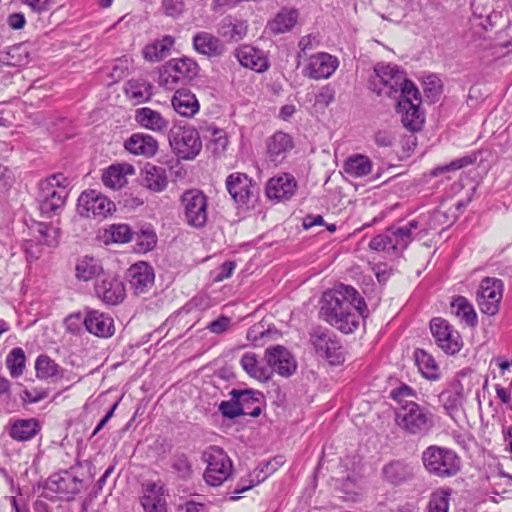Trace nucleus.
Segmentation results:
<instances>
[{
	"instance_id": "f257e3e1",
	"label": "nucleus",
	"mask_w": 512,
	"mask_h": 512,
	"mask_svg": "<svg viewBox=\"0 0 512 512\" xmlns=\"http://www.w3.org/2000/svg\"><path fill=\"white\" fill-rule=\"evenodd\" d=\"M363 297L352 286L340 284L325 292L321 300L320 317L345 334L354 332L360 318L367 316Z\"/></svg>"
},
{
	"instance_id": "f03ea898",
	"label": "nucleus",
	"mask_w": 512,
	"mask_h": 512,
	"mask_svg": "<svg viewBox=\"0 0 512 512\" xmlns=\"http://www.w3.org/2000/svg\"><path fill=\"white\" fill-rule=\"evenodd\" d=\"M363 297L352 286L340 284L325 292L321 300L320 317L345 334L354 332L360 318L367 316Z\"/></svg>"
},
{
	"instance_id": "7ed1b4c3",
	"label": "nucleus",
	"mask_w": 512,
	"mask_h": 512,
	"mask_svg": "<svg viewBox=\"0 0 512 512\" xmlns=\"http://www.w3.org/2000/svg\"><path fill=\"white\" fill-rule=\"evenodd\" d=\"M68 179L57 173L42 180L38 185L37 201L44 217L50 218L63 208L68 196Z\"/></svg>"
},
{
	"instance_id": "20e7f679",
	"label": "nucleus",
	"mask_w": 512,
	"mask_h": 512,
	"mask_svg": "<svg viewBox=\"0 0 512 512\" xmlns=\"http://www.w3.org/2000/svg\"><path fill=\"white\" fill-rule=\"evenodd\" d=\"M396 423L405 433L423 437L434 427V414L414 401H405L396 411Z\"/></svg>"
},
{
	"instance_id": "39448f33",
	"label": "nucleus",
	"mask_w": 512,
	"mask_h": 512,
	"mask_svg": "<svg viewBox=\"0 0 512 512\" xmlns=\"http://www.w3.org/2000/svg\"><path fill=\"white\" fill-rule=\"evenodd\" d=\"M426 471L439 478L455 476L461 469V459L457 453L447 447L428 446L421 455Z\"/></svg>"
},
{
	"instance_id": "423d86ee",
	"label": "nucleus",
	"mask_w": 512,
	"mask_h": 512,
	"mask_svg": "<svg viewBox=\"0 0 512 512\" xmlns=\"http://www.w3.org/2000/svg\"><path fill=\"white\" fill-rule=\"evenodd\" d=\"M418 225L416 220H411L403 226H392L384 233L373 237L369 243V248L388 253L402 252L412 242V233L418 228Z\"/></svg>"
},
{
	"instance_id": "0eeeda50",
	"label": "nucleus",
	"mask_w": 512,
	"mask_h": 512,
	"mask_svg": "<svg viewBox=\"0 0 512 512\" xmlns=\"http://www.w3.org/2000/svg\"><path fill=\"white\" fill-rule=\"evenodd\" d=\"M199 72V66L191 58H174L166 62L159 70L158 83L167 90L175 89L179 84L193 80Z\"/></svg>"
},
{
	"instance_id": "6e6552de",
	"label": "nucleus",
	"mask_w": 512,
	"mask_h": 512,
	"mask_svg": "<svg viewBox=\"0 0 512 512\" xmlns=\"http://www.w3.org/2000/svg\"><path fill=\"white\" fill-rule=\"evenodd\" d=\"M202 460L207 464L203 477L209 486L218 487L231 477L232 460L222 448L208 447L202 454Z\"/></svg>"
},
{
	"instance_id": "1a4fd4ad",
	"label": "nucleus",
	"mask_w": 512,
	"mask_h": 512,
	"mask_svg": "<svg viewBox=\"0 0 512 512\" xmlns=\"http://www.w3.org/2000/svg\"><path fill=\"white\" fill-rule=\"evenodd\" d=\"M404 74L397 65L378 63L369 79V89L378 96L396 97Z\"/></svg>"
},
{
	"instance_id": "9d476101",
	"label": "nucleus",
	"mask_w": 512,
	"mask_h": 512,
	"mask_svg": "<svg viewBox=\"0 0 512 512\" xmlns=\"http://www.w3.org/2000/svg\"><path fill=\"white\" fill-rule=\"evenodd\" d=\"M169 144L183 160L194 159L202 149L199 132L191 125H174L169 131Z\"/></svg>"
},
{
	"instance_id": "9b49d317",
	"label": "nucleus",
	"mask_w": 512,
	"mask_h": 512,
	"mask_svg": "<svg viewBox=\"0 0 512 512\" xmlns=\"http://www.w3.org/2000/svg\"><path fill=\"white\" fill-rule=\"evenodd\" d=\"M181 202L184 207V216L188 225L202 228L207 223V197L198 189H190L183 193Z\"/></svg>"
},
{
	"instance_id": "f8f14e48",
	"label": "nucleus",
	"mask_w": 512,
	"mask_h": 512,
	"mask_svg": "<svg viewBox=\"0 0 512 512\" xmlns=\"http://www.w3.org/2000/svg\"><path fill=\"white\" fill-rule=\"evenodd\" d=\"M430 330L438 347L448 355L457 354L463 341L460 333L445 319L437 317L430 322Z\"/></svg>"
},
{
	"instance_id": "ddd939ff",
	"label": "nucleus",
	"mask_w": 512,
	"mask_h": 512,
	"mask_svg": "<svg viewBox=\"0 0 512 512\" xmlns=\"http://www.w3.org/2000/svg\"><path fill=\"white\" fill-rule=\"evenodd\" d=\"M311 342L317 354L324 357L332 365L340 364L343 358V349L337 336L331 331L316 328L311 333Z\"/></svg>"
},
{
	"instance_id": "4468645a",
	"label": "nucleus",
	"mask_w": 512,
	"mask_h": 512,
	"mask_svg": "<svg viewBox=\"0 0 512 512\" xmlns=\"http://www.w3.org/2000/svg\"><path fill=\"white\" fill-rule=\"evenodd\" d=\"M503 294V283L500 279L484 278L477 291V303L482 313L494 316L499 311Z\"/></svg>"
},
{
	"instance_id": "2eb2a0df",
	"label": "nucleus",
	"mask_w": 512,
	"mask_h": 512,
	"mask_svg": "<svg viewBox=\"0 0 512 512\" xmlns=\"http://www.w3.org/2000/svg\"><path fill=\"white\" fill-rule=\"evenodd\" d=\"M113 208L114 203L95 190L85 191L78 198L77 209L84 217L104 218Z\"/></svg>"
},
{
	"instance_id": "dca6fc26",
	"label": "nucleus",
	"mask_w": 512,
	"mask_h": 512,
	"mask_svg": "<svg viewBox=\"0 0 512 512\" xmlns=\"http://www.w3.org/2000/svg\"><path fill=\"white\" fill-rule=\"evenodd\" d=\"M96 296L106 305H118L126 295L123 282L112 275H102L95 284Z\"/></svg>"
},
{
	"instance_id": "f3484780",
	"label": "nucleus",
	"mask_w": 512,
	"mask_h": 512,
	"mask_svg": "<svg viewBox=\"0 0 512 512\" xmlns=\"http://www.w3.org/2000/svg\"><path fill=\"white\" fill-rule=\"evenodd\" d=\"M226 188L232 199L240 205L247 204L257 193V185L246 174L234 172L226 178Z\"/></svg>"
},
{
	"instance_id": "a211bd4d",
	"label": "nucleus",
	"mask_w": 512,
	"mask_h": 512,
	"mask_svg": "<svg viewBox=\"0 0 512 512\" xmlns=\"http://www.w3.org/2000/svg\"><path fill=\"white\" fill-rule=\"evenodd\" d=\"M269 369L283 377H290L297 369V363L287 348L281 345L269 347L265 351Z\"/></svg>"
},
{
	"instance_id": "6ab92c4d",
	"label": "nucleus",
	"mask_w": 512,
	"mask_h": 512,
	"mask_svg": "<svg viewBox=\"0 0 512 512\" xmlns=\"http://www.w3.org/2000/svg\"><path fill=\"white\" fill-rule=\"evenodd\" d=\"M416 467L412 462L395 459L386 463L381 469L382 479L393 486H400L415 478Z\"/></svg>"
},
{
	"instance_id": "aec40b11",
	"label": "nucleus",
	"mask_w": 512,
	"mask_h": 512,
	"mask_svg": "<svg viewBox=\"0 0 512 512\" xmlns=\"http://www.w3.org/2000/svg\"><path fill=\"white\" fill-rule=\"evenodd\" d=\"M165 493V485L160 481H146L143 483L140 498L143 510L145 512H167Z\"/></svg>"
},
{
	"instance_id": "412c9836",
	"label": "nucleus",
	"mask_w": 512,
	"mask_h": 512,
	"mask_svg": "<svg viewBox=\"0 0 512 512\" xmlns=\"http://www.w3.org/2000/svg\"><path fill=\"white\" fill-rule=\"evenodd\" d=\"M127 278L130 288L134 294L141 295L147 293L154 284V270L146 262H137L127 271Z\"/></svg>"
},
{
	"instance_id": "4be33fe9",
	"label": "nucleus",
	"mask_w": 512,
	"mask_h": 512,
	"mask_svg": "<svg viewBox=\"0 0 512 512\" xmlns=\"http://www.w3.org/2000/svg\"><path fill=\"white\" fill-rule=\"evenodd\" d=\"M339 65L338 59L325 52L312 55L305 68V75L312 79H327L337 69Z\"/></svg>"
},
{
	"instance_id": "5701e85b",
	"label": "nucleus",
	"mask_w": 512,
	"mask_h": 512,
	"mask_svg": "<svg viewBox=\"0 0 512 512\" xmlns=\"http://www.w3.org/2000/svg\"><path fill=\"white\" fill-rule=\"evenodd\" d=\"M295 178L287 173L272 177L266 185V195L269 199L278 201L289 200L296 191Z\"/></svg>"
},
{
	"instance_id": "b1692460",
	"label": "nucleus",
	"mask_w": 512,
	"mask_h": 512,
	"mask_svg": "<svg viewBox=\"0 0 512 512\" xmlns=\"http://www.w3.org/2000/svg\"><path fill=\"white\" fill-rule=\"evenodd\" d=\"M235 57L243 67L256 72H264L269 68V61L264 52L250 45L237 48Z\"/></svg>"
},
{
	"instance_id": "393cba45",
	"label": "nucleus",
	"mask_w": 512,
	"mask_h": 512,
	"mask_svg": "<svg viewBox=\"0 0 512 512\" xmlns=\"http://www.w3.org/2000/svg\"><path fill=\"white\" fill-rule=\"evenodd\" d=\"M82 481L65 472L63 475H53L46 482V488L54 493L61 494L67 499L80 492Z\"/></svg>"
},
{
	"instance_id": "a878e982",
	"label": "nucleus",
	"mask_w": 512,
	"mask_h": 512,
	"mask_svg": "<svg viewBox=\"0 0 512 512\" xmlns=\"http://www.w3.org/2000/svg\"><path fill=\"white\" fill-rule=\"evenodd\" d=\"M84 325L91 334L101 338L111 337L115 332L113 319L96 310L87 313Z\"/></svg>"
},
{
	"instance_id": "bb28decb",
	"label": "nucleus",
	"mask_w": 512,
	"mask_h": 512,
	"mask_svg": "<svg viewBox=\"0 0 512 512\" xmlns=\"http://www.w3.org/2000/svg\"><path fill=\"white\" fill-rule=\"evenodd\" d=\"M293 148V140L284 132H276L267 142V155L275 165L281 164Z\"/></svg>"
},
{
	"instance_id": "cd10ccee",
	"label": "nucleus",
	"mask_w": 512,
	"mask_h": 512,
	"mask_svg": "<svg viewBox=\"0 0 512 512\" xmlns=\"http://www.w3.org/2000/svg\"><path fill=\"white\" fill-rule=\"evenodd\" d=\"M173 109L181 116L191 118L199 112L200 104L195 94L187 89L175 91L171 100Z\"/></svg>"
},
{
	"instance_id": "c85d7f7f",
	"label": "nucleus",
	"mask_w": 512,
	"mask_h": 512,
	"mask_svg": "<svg viewBox=\"0 0 512 512\" xmlns=\"http://www.w3.org/2000/svg\"><path fill=\"white\" fill-rule=\"evenodd\" d=\"M135 169L131 164L118 163L109 166L102 174V181L106 187L118 190L126 185L127 175H133Z\"/></svg>"
},
{
	"instance_id": "c756f323",
	"label": "nucleus",
	"mask_w": 512,
	"mask_h": 512,
	"mask_svg": "<svg viewBox=\"0 0 512 512\" xmlns=\"http://www.w3.org/2000/svg\"><path fill=\"white\" fill-rule=\"evenodd\" d=\"M193 47L202 55L208 57H218L224 51V45L214 35L201 31L193 36Z\"/></svg>"
},
{
	"instance_id": "7c9ffc66",
	"label": "nucleus",
	"mask_w": 512,
	"mask_h": 512,
	"mask_svg": "<svg viewBox=\"0 0 512 512\" xmlns=\"http://www.w3.org/2000/svg\"><path fill=\"white\" fill-rule=\"evenodd\" d=\"M125 148L132 154L152 157L158 150V142L150 135L136 133L125 142Z\"/></svg>"
},
{
	"instance_id": "2f4dec72",
	"label": "nucleus",
	"mask_w": 512,
	"mask_h": 512,
	"mask_svg": "<svg viewBox=\"0 0 512 512\" xmlns=\"http://www.w3.org/2000/svg\"><path fill=\"white\" fill-rule=\"evenodd\" d=\"M41 426L35 418L17 419L9 426V436L16 441H29L40 432Z\"/></svg>"
},
{
	"instance_id": "473e14b6",
	"label": "nucleus",
	"mask_w": 512,
	"mask_h": 512,
	"mask_svg": "<svg viewBox=\"0 0 512 512\" xmlns=\"http://www.w3.org/2000/svg\"><path fill=\"white\" fill-rule=\"evenodd\" d=\"M419 104L412 101H398V113L401 114L402 124L412 132L419 131L424 123V118L418 109Z\"/></svg>"
},
{
	"instance_id": "72a5a7b5",
	"label": "nucleus",
	"mask_w": 512,
	"mask_h": 512,
	"mask_svg": "<svg viewBox=\"0 0 512 512\" xmlns=\"http://www.w3.org/2000/svg\"><path fill=\"white\" fill-rule=\"evenodd\" d=\"M36 376L48 382H57L64 378L65 370L47 355H40L35 361Z\"/></svg>"
},
{
	"instance_id": "f704fd0d",
	"label": "nucleus",
	"mask_w": 512,
	"mask_h": 512,
	"mask_svg": "<svg viewBox=\"0 0 512 512\" xmlns=\"http://www.w3.org/2000/svg\"><path fill=\"white\" fill-rule=\"evenodd\" d=\"M135 120L137 123L154 132H163L168 128V120H166L160 112L149 107H142L136 110Z\"/></svg>"
},
{
	"instance_id": "c9c22d12",
	"label": "nucleus",
	"mask_w": 512,
	"mask_h": 512,
	"mask_svg": "<svg viewBox=\"0 0 512 512\" xmlns=\"http://www.w3.org/2000/svg\"><path fill=\"white\" fill-rule=\"evenodd\" d=\"M175 39L170 35H165L160 39L147 44L142 49L143 58L148 62H160L165 58L171 48L174 46Z\"/></svg>"
},
{
	"instance_id": "e433bc0d",
	"label": "nucleus",
	"mask_w": 512,
	"mask_h": 512,
	"mask_svg": "<svg viewBox=\"0 0 512 512\" xmlns=\"http://www.w3.org/2000/svg\"><path fill=\"white\" fill-rule=\"evenodd\" d=\"M126 96L134 104L147 102L152 97V84L144 79H131L125 84Z\"/></svg>"
},
{
	"instance_id": "4c0bfd02",
	"label": "nucleus",
	"mask_w": 512,
	"mask_h": 512,
	"mask_svg": "<svg viewBox=\"0 0 512 512\" xmlns=\"http://www.w3.org/2000/svg\"><path fill=\"white\" fill-rule=\"evenodd\" d=\"M143 185L154 192L163 191L168 184L166 171L162 167L147 164L143 171Z\"/></svg>"
},
{
	"instance_id": "58836bf2",
	"label": "nucleus",
	"mask_w": 512,
	"mask_h": 512,
	"mask_svg": "<svg viewBox=\"0 0 512 512\" xmlns=\"http://www.w3.org/2000/svg\"><path fill=\"white\" fill-rule=\"evenodd\" d=\"M297 19L298 13L296 10L282 9L274 19L268 23V28L274 34L286 33L295 26Z\"/></svg>"
},
{
	"instance_id": "ea45409f",
	"label": "nucleus",
	"mask_w": 512,
	"mask_h": 512,
	"mask_svg": "<svg viewBox=\"0 0 512 512\" xmlns=\"http://www.w3.org/2000/svg\"><path fill=\"white\" fill-rule=\"evenodd\" d=\"M415 362L422 375L429 380H438L440 378V369L432 355L422 349H417L414 353Z\"/></svg>"
},
{
	"instance_id": "a19ab883",
	"label": "nucleus",
	"mask_w": 512,
	"mask_h": 512,
	"mask_svg": "<svg viewBox=\"0 0 512 512\" xmlns=\"http://www.w3.org/2000/svg\"><path fill=\"white\" fill-rule=\"evenodd\" d=\"M218 33L229 41H239L247 33V25L243 21L225 17L219 24Z\"/></svg>"
},
{
	"instance_id": "79ce46f5",
	"label": "nucleus",
	"mask_w": 512,
	"mask_h": 512,
	"mask_svg": "<svg viewBox=\"0 0 512 512\" xmlns=\"http://www.w3.org/2000/svg\"><path fill=\"white\" fill-rule=\"evenodd\" d=\"M240 364L249 376L261 382H267L272 377V371L268 367H260L258 365L254 353H245L240 360Z\"/></svg>"
},
{
	"instance_id": "37998d69",
	"label": "nucleus",
	"mask_w": 512,
	"mask_h": 512,
	"mask_svg": "<svg viewBox=\"0 0 512 512\" xmlns=\"http://www.w3.org/2000/svg\"><path fill=\"white\" fill-rule=\"evenodd\" d=\"M439 398L447 414L452 415L458 411L464 399L462 384L457 381L452 385V389L443 391Z\"/></svg>"
},
{
	"instance_id": "c03bdc74",
	"label": "nucleus",
	"mask_w": 512,
	"mask_h": 512,
	"mask_svg": "<svg viewBox=\"0 0 512 512\" xmlns=\"http://www.w3.org/2000/svg\"><path fill=\"white\" fill-rule=\"evenodd\" d=\"M343 168L346 174L355 178H360L371 172L372 162L367 156L358 154L349 157L345 161Z\"/></svg>"
},
{
	"instance_id": "a18cd8bd",
	"label": "nucleus",
	"mask_w": 512,
	"mask_h": 512,
	"mask_svg": "<svg viewBox=\"0 0 512 512\" xmlns=\"http://www.w3.org/2000/svg\"><path fill=\"white\" fill-rule=\"evenodd\" d=\"M453 313L467 325L474 327L477 324V314L472 304L463 296L456 297L451 303Z\"/></svg>"
},
{
	"instance_id": "49530a36",
	"label": "nucleus",
	"mask_w": 512,
	"mask_h": 512,
	"mask_svg": "<svg viewBox=\"0 0 512 512\" xmlns=\"http://www.w3.org/2000/svg\"><path fill=\"white\" fill-rule=\"evenodd\" d=\"M76 277L82 281H89L102 271L99 261L93 257L85 256L76 264Z\"/></svg>"
},
{
	"instance_id": "de8ad7c7",
	"label": "nucleus",
	"mask_w": 512,
	"mask_h": 512,
	"mask_svg": "<svg viewBox=\"0 0 512 512\" xmlns=\"http://www.w3.org/2000/svg\"><path fill=\"white\" fill-rule=\"evenodd\" d=\"M25 353L22 348H13L6 357V366L13 378L21 376L25 368Z\"/></svg>"
},
{
	"instance_id": "09e8293b",
	"label": "nucleus",
	"mask_w": 512,
	"mask_h": 512,
	"mask_svg": "<svg viewBox=\"0 0 512 512\" xmlns=\"http://www.w3.org/2000/svg\"><path fill=\"white\" fill-rule=\"evenodd\" d=\"M451 489L441 488L432 492L427 506L428 512H448Z\"/></svg>"
},
{
	"instance_id": "8fccbe9b",
	"label": "nucleus",
	"mask_w": 512,
	"mask_h": 512,
	"mask_svg": "<svg viewBox=\"0 0 512 512\" xmlns=\"http://www.w3.org/2000/svg\"><path fill=\"white\" fill-rule=\"evenodd\" d=\"M133 239L136 242L138 250L141 252L151 251L157 242L156 234L150 227L143 228L136 232Z\"/></svg>"
},
{
	"instance_id": "3c124183",
	"label": "nucleus",
	"mask_w": 512,
	"mask_h": 512,
	"mask_svg": "<svg viewBox=\"0 0 512 512\" xmlns=\"http://www.w3.org/2000/svg\"><path fill=\"white\" fill-rule=\"evenodd\" d=\"M281 464H282L281 459L278 460L277 458H275L273 461L267 462L266 465H265L266 470L265 471L263 469L261 470V472L265 473L264 476L261 479H257L256 482L254 480H243V479H241V481L238 483L237 487L235 488L234 493L240 494V493H244L247 490L251 489L256 484H258L261 481H263L267 477V475L269 473L274 472L277 469V466H279Z\"/></svg>"
},
{
	"instance_id": "603ef678",
	"label": "nucleus",
	"mask_w": 512,
	"mask_h": 512,
	"mask_svg": "<svg viewBox=\"0 0 512 512\" xmlns=\"http://www.w3.org/2000/svg\"><path fill=\"white\" fill-rule=\"evenodd\" d=\"M230 395L233 399L237 400L239 403V406L246 410L250 407V405H253L254 403L259 401L258 396H260V392L253 391V390H236L233 389L230 392Z\"/></svg>"
},
{
	"instance_id": "864d4df0",
	"label": "nucleus",
	"mask_w": 512,
	"mask_h": 512,
	"mask_svg": "<svg viewBox=\"0 0 512 512\" xmlns=\"http://www.w3.org/2000/svg\"><path fill=\"white\" fill-rule=\"evenodd\" d=\"M171 468L182 479H188L192 474V465L185 454L175 455L171 460Z\"/></svg>"
},
{
	"instance_id": "5fc2aeb1",
	"label": "nucleus",
	"mask_w": 512,
	"mask_h": 512,
	"mask_svg": "<svg viewBox=\"0 0 512 512\" xmlns=\"http://www.w3.org/2000/svg\"><path fill=\"white\" fill-rule=\"evenodd\" d=\"M399 101H412L415 103H420V93L415 84L406 78L404 74L403 84H400L399 87Z\"/></svg>"
},
{
	"instance_id": "6e6d98bb",
	"label": "nucleus",
	"mask_w": 512,
	"mask_h": 512,
	"mask_svg": "<svg viewBox=\"0 0 512 512\" xmlns=\"http://www.w3.org/2000/svg\"><path fill=\"white\" fill-rule=\"evenodd\" d=\"M37 232L40 235L39 242L49 247L57 246L58 244V230L51 225L39 223Z\"/></svg>"
},
{
	"instance_id": "4d7b16f0",
	"label": "nucleus",
	"mask_w": 512,
	"mask_h": 512,
	"mask_svg": "<svg viewBox=\"0 0 512 512\" xmlns=\"http://www.w3.org/2000/svg\"><path fill=\"white\" fill-rule=\"evenodd\" d=\"M48 395L49 389L47 388H32L23 390L20 398L24 404H34L44 400Z\"/></svg>"
},
{
	"instance_id": "13d9d810",
	"label": "nucleus",
	"mask_w": 512,
	"mask_h": 512,
	"mask_svg": "<svg viewBox=\"0 0 512 512\" xmlns=\"http://www.w3.org/2000/svg\"><path fill=\"white\" fill-rule=\"evenodd\" d=\"M472 163H473V159L471 157L464 156L462 158L453 160L451 163H449L447 165L436 167L433 170L432 175L439 176L440 174L445 173V172L456 171V170L464 168Z\"/></svg>"
},
{
	"instance_id": "bf43d9fd",
	"label": "nucleus",
	"mask_w": 512,
	"mask_h": 512,
	"mask_svg": "<svg viewBox=\"0 0 512 512\" xmlns=\"http://www.w3.org/2000/svg\"><path fill=\"white\" fill-rule=\"evenodd\" d=\"M111 237L116 243H126L133 240V233L127 224L111 226Z\"/></svg>"
},
{
	"instance_id": "052dcab7",
	"label": "nucleus",
	"mask_w": 512,
	"mask_h": 512,
	"mask_svg": "<svg viewBox=\"0 0 512 512\" xmlns=\"http://www.w3.org/2000/svg\"><path fill=\"white\" fill-rule=\"evenodd\" d=\"M183 0H162L161 8L163 13L172 18L179 17L184 11Z\"/></svg>"
},
{
	"instance_id": "680f3d73",
	"label": "nucleus",
	"mask_w": 512,
	"mask_h": 512,
	"mask_svg": "<svg viewBox=\"0 0 512 512\" xmlns=\"http://www.w3.org/2000/svg\"><path fill=\"white\" fill-rule=\"evenodd\" d=\"M219 411L223 416L228 418H236L243 414V409L239 406L237 400L231 397L230 401H222L219 405Z\"/></svg>"
},
{
	"instance_id": "e2e57ef3",
	"label": "nucleus",
	"mask_w": 512,
	"mask_h": 512,
	"mask_svg": "<svg viewBox=\"0 0 512 512\" xmlns=\"http://www.w3.org/2000/svg\"><path fill=\"white\" fill-rule=\"evenodd\" d=\"M335 98V91L330 86H324L320 89L315 97L317 104L327 107Z\"/></svg>"
},
{
	"instance_id": "0e129e2a",
	"label": "nucleus",
	"mask_w": 512,
	"mask_h": 512,
	"mask_svg": "<svg viewBox=\"0 0 512 512\" xmlns=\"http://www.w3.org/2000/svg\"><path fill=\"white\" fill-rule=\"evenodd\" d=\"M231 323V319L227 316H220L216 320L210 322L207 328L214 334H222L225 332Z\"/></svg>"
},
{
	"instance_id": "69168bd1",
	"label": "nucleus",
	"mask_w": 512,
	"mask_h": 512,
	"mask_svg": "<svg viewBox=\"0 0 512 512\" xmlns=\"http://www.w3.org/2000/svg\"><path fill=\"white\" fill-rule=\"evenodd\" d=\"M23 3L29 6L33 12L38 14L47 12L52 5L51 0H23Z\"/></svg>"
},
{
	"instance_id": "338daca9",
	"label": "nucleus",
	"mask_w": 512,
	"mask_h": 512,
	"mask_svg": "<svg viewBox=\"0 0 512 512\" xmlns=\"http://www.w3.org/2000/svg\"><path fill=\"white\" fill-rule=\"evenodd\" d=\"M178 512H208L205 504L193 500L186 501L177 508Z\"/></svg>"
},
{
	"instance_id": "774afa93",
	"label": "nucleus",
	"mask_w": 512,
	"mask_h": 512,
	"mask_svg": "<svg viewBox=\"0 0 512 512\" xmlns=\"http://www.w3.org/2000/svg\"><path fill=\"white\" fill-rule=\"evenodd\" d=\"M236 267V264L235 262L233 261H225L220 267H219V272L218 274L215 276V280L216 281H223L224 279H227L229 278L234 269Z\"/></svg>"
}]
</instances>
